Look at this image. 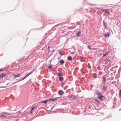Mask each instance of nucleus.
I'll use <instances>...</instances> for the list:
<instances>
[{"mask_svg":"<svg viewBox=\"0 0 121 121\" xmlns=\"http://www.w3.org/2000/svg\"><path fill=\"white\" fill-rule=\"evenodd\" d=\"M30 110V109H29V108H27V110L26 111H25L24 112H25V113L26 111H28V110Z\"/></svg>","mask_w":121,"mask_h":121,"instance_id":"obj_49","label":"nucleus"},{"mask_svg":"<svg viewBox=\"0 0 121 121\" xmlns=\"http://www.w3.org/2000/svg\"><path fill=\"white\" fill-rule=\"evenodd\" d=\"M3 113L5 115V114H7L9 115H10L11 114H12L11 113H8L7 112H4Z\"/></svg>","mask_w":121,"mask_h":121,"instance_id":"obj_23","label":"nucleus"},{"mask_svg":"<svg viewBox=\"0 0 121 121\" xmlns=\"http://www.w3.org/2000/svg\"><path fill=\"white\" fill-rule=\"evenodd\" d=\"M110 9H105V12L107 13L108 12L110 11Z\"/></svg>","mask_w":121,"mask_h":121,"instance_id":"obj_30","label":"nucleus"},{"mask_svg":"<svg viewBox=\"0 0 121 121\" xmlns=\"http://www.w3.org/2000/svg\"><path fill=\"white\" fill-rule=\"evenodd\" d=\"M53 28L54 29V30H53V31H54L55 30H56V28Z\"/></svg>","mask_w":121,"mask_h":121,"instance_id":"obj_55","label":"nucleus"},{"mask_svg":"<svg viewBox=\"0 0 121 121\" xmlns=\"http://www.w3.org/2000/svg\"><path fill=\"white\" fill-rule=\"evenodd\" d=\"M52 49L53 50L52 51V52L54 53V52L55 51L54 49Z\"/></svg>","mask_w":121,"mask_h":121,"instance_id":"obj_47","label":"nucleus"},{"mask_svg":"<svg viewBox=\"0 0 121 121\" xmlns=\"http://www.w3.org/2000/svg\"><path fill=\"white\" fill-rule=\"evenodd\" d=\"M12 75L14 76L15 78H16L17 77H20L21 76V74L20 73L17 74L16 75V74H15L14 73H13L12 74Z\"/></svg>","mask_w":121,"mask_h":121,"instance_id":"obj_8","label":"nucleus"},{"mask_svg":"<svg viewBox=\"0 0 121 121\" xmlns=\"http://www.w3.org/2000/svg\"><path fill=\"white\" fill-rule=\"evenodd\" d=\"M111 33L110 32H107L106 33H103V34L104 35V37L105 38L109 37L110 36V34Z\"/></svg>","mask_w":121,"mask_h":121,"instance_id":"obj_4","label":"nucleus"},{"mask_svg":"<svg viewBox=\"0 0 121 121\" xmlns=\"http://www.w3.org/2000/svg\"><path fill=\"white\" fill-rule=\"evenodd\" d=\"M11 73H11V72H8L7 73V74L8 75L11 74Z\"/></svg>","mask_w":121,"mask_h":121,"instance_id":"obj_40","label":"nucleus"},{"mask_svg":"<svg viewBox=\"0 0 121 121\" xmlns=\"http://www.w3.org/2000/svg\"><path fill=\"white\" fill-rule=\"evenodd\" d=\"M98 9L99 11H102L103 12H105V9H102L101 8H99Z\"/></svg>","mask_w":121,"mask_h":121,"instance_id":"obj_20","label":"nucleus"},{"mask_svg":"<svg viewBox=\"0 0 121 121\" xmlns=\"http://www.w3.org/2000/svg\"><path fill=\"white\" fill-rule=\"evenodd\" d=\"M110 78H108V80H110Z\"/></svg>","mask_w":121,"mask_h":121,"instance_id":"obj_62","label":"nucleus"},{"mask_svg":"<svg viewBox=\"0 0 121 121\" xmlns=\"http://www.w3.org/2000/svg\"><path fill=\"white\" fill-rule=\"evenodd\" d=\"M3 68H1L0 69V72L3 71Z\"/></svg>","mask_w":121,"mask_h":121,"instance_id":"obj_42","label":"nucleus"},{"mask_svg":"<svg viewBox=\"0 0 121 121\" xmlns=\"http://www.w3.org/2000/svg\"><path fill=\"white\" fill-rule=\"evenodd\" d=\"M18 112L19 113H21V111L20 110H19V111H18Z\"/></svg>","mask_w":121,"mask_h":121,"instance_id":"obj_50","label":"nucleus"},{"mask_svg":"<svg viewBox=\"0 0 121 121\" xmlns=\"http://www.w3.org/2000/svg\"><path fill=\"white\" fill-rule=\"evenodd\" d=\"M57 75L59 76H62L63 75V73L62 72H59L57 73Z\"/></svg>","mask_w":121,"mask_h":121,"instance_id":"obj_13","label":"nucleus"},{"mask_svg":"<svg viewBox=\"0 0 121 121\" xmlns=\"http://www.w3.org/2000/svg\"><path fill=\"white\" fill-rule=\"evenodd\" d=\"M22 80L20 78V79L19 80H18V81H17V82H20V81H22V80Z\"/></svg>","mask_w":121,"mask_h":121,"instance_id":"obj_46","label":"nucleus"},{"mask_svg":"<svg viewBox=\"0 0 121 121\" xmlns=\"http://www.w3.org/2000/svg\"><path fill=\"white\" fill-rule=\"evenodd\" d=\"M34 71L33 70H32L31 72L28 73L25 76L27 77L28 76H29L30 75L32 74L33 72H34Z\"/></svg>","mask_w":121,"mask_h":121,"instance_id":"obj_10","label":"nucleus"},{"mask_svg":"<svg viewBox=\"0 0 121 121\" xmlns=\"http://www.w3.org/2000/svg\"><path fill=\"white\" fill-rule=\"evenodd\" d=\"M54 22H53L51 23H50V24H52Z\"/></svg>","mask_w":121,"mask_h":121,"instance_id":"obj_61","label":"nucleus"},{"mask_svg":"<svg viewBox=\"0 0 121 121\" xmlns=\"http://www.w3.org/2000/svg\"><path fill=\"white\" fill-rule=\"evenodd\" d=\"M58 94L59 95L62 96L64 94V92L63 90H60L58 91Z\"/></svg>","mask_w":121,"mask_h":121,"instance_id":"obj_3","label":"nucleus"},{"mask_svg":"<svg viewBox=\"0 0 121 121\" xmlns=\"http://www.w3.org/2000/svg\"><path fill=\"white\" fill-rule=\"evenodd\" d=\"M105 85V84H104V86H103V90H104L105 89V87L104 86Z\"/></svg>","mask_w":121,"mask_h":121,"instance_id":"obj_41","label":"nucleus"},{"mask_svg":"<svg viewBox=\"0 0 121 121\" xmlns=\"http://www.w3.org/2000/svg\"><path fill=\"white\" fill-rule=\"evenodd\" d=\"M33 111H31V110H30V112L31 114H33Z\"/></svg>","mask_w":121,"mask_h":121,"instance_id":"obj_48","label":"nucleus"},{"mask_svg":"<svg viewBox=\"0 0 121 121\" xmlns=\"http://www.w3.org/2000/svg\"><path fill=\"white\" fill-rule=\"evenodd\" d=\"M95 91L96 93L95 94L97 95L98 96L97 98L99 99L102 101H104L107 99V98L103 95L100 91L96 90Z\"/></svg>","mask_w":121,"mask_h":121,"instance_id":"obj_1","label":"nucleus"},{"mask_svg":"<svg viewBox=\"0 0 121 121\" xmlns=\"http://www.w3.org/2000/svg\"><path fill=\"white\" fill-rule=\"evenodd\" d=\"M121 110V108L120 109V110H119V111H120Z\"/></svg>","mask_w":121,"mask_h":121,"instance_id":"obj_64","label":"nucleus"},{"mask_svg":"<svg viewBox=\"0 0 121 121\" xmlns=\"http://www.w3.org/2000/svg\"><path fill=\"white\" fill-rule=\"evenodd\" d=\"M28 108H29V109H30L31 108L30 107V106Z\"/></svg>","mask_w":121,"mask_h":121,"instance_id":"obj_60","label":"nucleus"},{"mask_svg":"<svg viewBox=\"0 0 121 121\" xmlns=\"http://www.w3.org/2000/svg\"><path fill=\"white\" fill-rule=\"evenodd\" d=\"M92 77L95 78H96L97 76L96 75V73H93Z\"/></svg>","mask_w":121,"mask_h":121,"instance_id":"obj_19","label":"nucleus"},{"mask_svg":"<svg viewBox=\"0 0 121 121\" xmlns=\"http://www.w3.org/2000/svg\"><path fill=\"white\" fill-rule=\"evenodd\" d=\"M1 74L2 75V77H3V78L4 77H6V76H7V74L5 73H2Z\"/></svg>","mask_w":121,"mask_h":121,"instance_id":"obj_24","label":"nucleus"},{"mask_svg":"<svg viewBox=\"0 0 121 121\" xmlns=\"http://www.w3.org/2000/svg\"><path fill=\"white\" fill-rule=\"evenodd\" d=\"M87 48L89 49L90 50H91L92 49L91 48V46L90 45H88L87 46Z\"/></svg>","mask_w":121,"mask_h":121,"instance_id":"obj_36","label":"nucleus"},{"mask_svg":"<svg viewBox=\"0 0 121 121\" xmlns=\"http://www.w3.org/2000/svg\"><path fill=\"white\" fill-rule=\"evenodd\" d=\"M107 13L109 14L110 15H111V13L110 12V11H109L108 13Z\"/></svg>","mask_w":121,"mask_h":121,"instance_id":"obj_45","label":"nucleus"},{"mask_svg":"<svg viewBox=\"0 0 121 121\" xmlns=\"http://www.w3.org/2000/svg\"><path fill=\"white\" fill-rule=\"evenodd\" d=\"M53 65L51 64L50 65L48 66V68L49 69H51L52 68V66H53Z\"/></svg>","mask_w":121,"mask_h":121,"instance_id":"obj_25","label":"nucleus"},{"mask_svg":"<svg viewBox=\"0 0 121 121\" xmlns=\"http://www.w3.org/2000/svg\"><path fill=\"white\" fill-rule=\"evenodd\" d=\"M0 117H1L2 118H5L6 119L7 117L3 113H0Z\"/></svg>","mask_w":121,"mask_h":121,"instance_id":"obj_7","label":"nucleus"},{"mask_svg":"<svg viewBox=\"0 0 121 121\" xmlns=\"http://www.w3.org/2000/svg\"><path fill=\"white\" fill-rule=\"evenodd\" d=\"M65 63L64 61L62 59H61L60 61V63L61 65H63Z\"/></svg>","mask_w":121,"mask_h":121,"instance_id":"obj_18","label":"nucleus"},{"mask_svg":"<svg viewBox=\"0 0 121 121\" xmlns=\"http://www.w3.org/2000/svg\"><path fill=\"white\" fill-rule=\"evenodd\" d=\"M27 77L25 76L23 77V78H20L21 79V80H23L25 79Z\"/></svg>","mask_w":121,"mask_h":121,"instance_id":"obj_29","label":"nucleus"},{"mask_svg":"<svg viewBox=\"0 0 121 121\" xmlns=\"http://www.w3.org/2000/svg\"><path fill=\"white\" fill-rule=\"evenodd\" d=\"M71 54L73 55L74 54V52H71Z\"/></svg>","mask_w":121,"mask_h":121,"instance_id":"obj_51","label":"nucleus"},{"mask_svg":"<svg viewBox=\"0 0 121 121\" xmlns=\"http://www.w3.org/2000/svg\"><path fill=\"white\" fill-rule=\"evenodd\" d=\"M110 60H107L105 61V64H108V62H109L110 61Z\"/></svg>","mask_w":121,"mask_h":121,"instance_id":"obj_31","label":"nucleus"},{"mask_svg":"<svg viewBox=\"0 0 121 121\" xmlns=\"http://www.w3.org/2000/svg\"><path fill=\"white\" fill-rule=\"evenodd\" d=\"M97 98H96L95 99V100L96 102H97L98 104H101V102Z\"/></svg>","mask_w":121,"mask_h":121,"instance_id":"obj_16","label":"nucleus"},{"mask_svg":"<svg viewBox=\"0 0 121 121\" xmlns=\"http://www.w3.org/2000/svg\"><path fill=\"white\" fill-rule=\"evenodd\" d=\"M83 57H84L83 56H82L81 57V59H82Z\"/></svg>","mask_w":121,"mask_h":121,"instance_id":"obj_57","label":"nucleus"},{"mask_svg":"<svg viewBox=\"0 0 121 121\" xmlns=\"http://www.w3.org/2000/svg\"><path fill=\"white\" fill-rule=\"evenodd\" d=\"M50 48H52V47H50L49 46H48V52L49 53L51 51V50H50Z\"/></svg>","mask_w":121,"mask_h":121,"instance_id":"obj_21","label":"nucleus"},{"mask_svg":"<svg viewBox=\"0 0 121 121\" xmlns=\"http://www.w3.org/2000/svg\"><path fill=\"white\" fill-rule=\"evenodd\" d=\"M81 32L80 31H78L76 33V35L78 37H79L81 34Z\"/></svg>","mask_w":121,"mask_h":121,"instance_id":"obj_14","label":"nucleus"},{"mask_svg":"<svg viewBox=\"0 0 121 121\" xmlns=\"http://www.w3.org/2000/svg\"><path fill=\"white\" fill-rule=\"evenodd\" d=\"M102 77V78L103 79V80H102V81L105 84L106 83V77L105 75H103Z\"/></svg>","mask_w":121,"mask_h":121,"instance_id":"obj_6","label":"nucleus"},{"mask_svg":"<svg viewBox=\"0 0 121 121\" xmlns=\"http://www.w3.org/2000/svg\"><path fill=\"white\" fill-rule=\"evenodd\" d=\"M53 52H52L50 54V56H49V57H48V58L50 56H52L53 54Z\"/></svg>","mask_w":121,"mask_h":121,"instance_id":"obj_38","label":"nucleus"},{"mask_svg":"<svg viewBox=\"0 0 121 121\" xmlns=\"http://www.w3.org/2000/svg\"><path fill=\"white\" fill-rule=\"evenodd\" d=\"M0 78H2V79H3L2 75L1 74H0Z\"/></svg>","mask_w":121,"mask_h":121,"instance_id":"obj_43","label":"nucleus"},{"mask_svg":"<svg viewBox=\"0 0 121 121\" xmlns=\"http://www.w3.org/2000/svg\"><path fill=\"white\" fill-rule=\"evenodd\" d=\"M91 107L92 106L91 105L89 106L88 107V109H91Z\"/></svg>","mask_w":121,"mask_h":121,"instance_id":"obj_39","label":"nucleus"},{"mask_svg":"<svg viewBox=\"0 0 121 121\" xmlns=\"http://www.w3.org/2000/svg\"><path fill=\"white\" fill-rule=\"evenodd\" d=\"M104 19H105L103 21V25L104 26V29H107V26L108 25V24L105 21Z\"/></svg>","mask_w":121,"mask_h":121,"instance_id":"obj_2","label":"nucleus"},{"mask_svg":"<svg viewBox=\"0 0 121 121\" xmlns=\"http://www.w3.org/2000/svg\"><path fill=\"white\" fill-rule=\"evenodd\" d=\"M108 99L107 101H105V102H106V103H105L106 104L107 103V102L108 101Z\"/></svg>","mask_w":121,"mask_h":121,"instance_id":"obj_53","label":"nucleus"},{"mask_svg":"<svg viewBox=\"0 0 121 121\" xmlns=\"http://www.w3.org/2000/svg\"><path fill=\"white\" fill-rule=\"evenodd\" d=\"M59 98V97H56L55 98H52V102H54L55 101L57 100Z\"/></svg>","mask_w":121,"mask_h":121,"instance_id":"obj_12","label":"nucleus"},{"mask_svg":"<svg viewBox=\"0 0 121 121\" xmlns=\"http://www.w3.org/2000/svg\"><path fill=\"white\" fill-rule=\"evenodd\" d=\"M46 100H47V103L48 101H49L50 102H51V101H52V98L49 99H46Z\"/></svg>","mask_w":121,"mask_h":121,"instance_id":"obj_35","label":"nucleus"},{"mask_svg":"<svg viewBox=\"0 0 121 121\" xmlns=\"http://www.w3.org/2000/svg\"><path fill=\"white\" fill-rule=\"evenodd\" d=\"M109 51H106L105 52L103 53V56L102 57V58H103L104 57L106 56L108 53L109 52Z\"/></svg>","mask_w":121,"mask_h":121,"instance_id":"obj_9","label":"nucleus"},{"mask_svg":"<svg viewBox=\"0 0 121 121\" xmlns=\"http://www.w3.org/2000/svg\"><path fill=\"white\" fill-rule=\"evenodd\" d=\"M59 53L60 55L61 56H63L64 55V54L62 53L61 51H60L59 52Z\"/></svg>","mask_w":121,"mask_h":121,"instance_id":"obj_22","label":"nucleus"},{"mask_svg":"<svg viewBox=\"0 0 121 121\" xmlns=\"http://www.w3.org/2000/svg\"><path fill=\"white\" fill-rule=\"evenodd\" d=\"M66 93H67L68 92V91H66Z\"/></svg>","mask_w":121,"mask_h":121,"instance_id":"obj_63","label":"nucleus"},{"mask_svg":"<svg viewBox=\"0 0 121 121\" xmlns=\"http://www.w3.org/2000/svg\"><path fill=\"white\" fill-rule=\"evenodd\" d=\"M117 105V103L115 102L114 103H113V108H114L115 106H116Z\"/></svg>","mask_w":121,"mask_h":121,"instance_id":"obj_28","label":"nucleus"},{"mask_svg":"<svg viewBox=\"0 0 121 121\" xmlns=\"http://www.w3.org/2000/svg\"><path fill=\"white\" fill-rule=\"evenodd\" d=\"M7 110H10V111H12V110L11 109H7Z\"/></svg>","mask_w":121,"mask_h":121,"instance_id":"obj_54","label":"nucleus"},{"mask_svg":"<svg viewBox=\"0 0 121 121\" xmlns=\"http://www.w3.org/2000/svg\"><path fill=\"white\" fill-rule=\"evenodd\" d=\"M119 97L120 99H121V89L120 90L119 92Z\"/></svg>","mask_w":121,"mask_h":121,"instance_id":"obj_26","label":"nucleus"},{"mask_svg":"<svg viewBox=\"0 0 121 121\" xmlns=\"http://www.w3.org/2000/svg\"><path fill=\"white\" fill-rule=\"evenodd\" d=\"M9 84V83L8 84H7V85H6V86H0V88H5L6 87V86L7 85H8Z\"/></svg>","mask_w":121,"mask_h":121,"instance_id":"obj_33","label":"nucleus"},{"mask_svg":"<svg viewBox=\"0 0 121 121\" xmlns=\"http://www.w3.org/2000/svg\"><path fill=\"white\" fill-rule=\"evenodd\" d=\"M35 107V105L34 106H32L31 108V110L32 111H33Z\"/></svg>","mask_w":121,"mask_h":121,"instance_id":"obj_27","label":"nucleus"},{"mask_svg":"<svg viewBox=\"0 0 121 121\" xmlns=\"http://www.w3.org/2000/svg\"><path fill=\"white\" fill-rule=\"evenodd\" d=\"M67 97L68 98H72L73 99H75L76 98V96L75 95H71L70 96H67Z\"/></svg>","mask_w":121,"mask_h":121,"instance_id":"obj_5","label":"nucleus"},{"mask_svg":"<svg viewBox=\"0 0 121 121\" xmlns=\"http://www.w3.org/2000/svg\"><path fill=\"white\" fill-rule=\"evenodd\" d=\"M28 61L26 62H25V64H26L27 63H28Z\"/></svg>","mask_w":121,"mask_h":121,"instance_id":"obj_56","label":"nucleus"},{"mask_svg":"<svg viewBox=\"0 0 121 121\" xmlns=\"http://www.w3.org/2000/svg\"><path fill=\"white\" fill-rule=\"evenodd\" d=\"M121 102V99H120V103Z\"/></svg>","mask_w":121,"mask_h":121,"instance_id":"obj_59","label":"nucleus"},{"mask_svg":"<svg viewBox=\"0 0 121 121\" xmlns=\"http://www.w3.org/2000/svg\"><path fill=\"white\" fill-rule=\"evenodd\" d=\"M42 27H40V28H35L33 29H31L30 31L31 30H38L39 29V28H42Z\"/></svg>","mask_w":121,"mask_h":121,"instance_id":"obj_34","label":"nucleus"},{"mask_svg":"<svg viewBox=\"0 0 121 121\" xmlns=\"http://www.w3.org/2000/svg\"><path fill=\"white\" fill-rule=\"evenodd\" d=\"M80 61L81 62H83V60L82 59H80Z\"/></svg>","mask_w":121,"mask_h":121,"instance_id":"obj_52","label":"nucleus"},{"mask_svg":"<svg viewBox=\"0 0 121 121\" xmlns=\"http://www.w3.org/2000/svg\"><path fill=\"white\" fill-rule=\"evenodd\" d=\"M72 57L70 56H68L67 58V59L69 61H71L72 60Z\"/></svg>","mask_w":121,"mask_h":121,"instance_id":"obj_15","label":"nucleus"},{"mask_svg":"<svg viewBox=\"0 0 121 121\" xmlns=\"http://www.w3.org/2000/svg\"><path fill=\"white\" fill-rule=\"evenodd\" d=\"M58 78L59 79V80L61 81L64 79V78L63 77V76L60 77L59 76L58 77Z\"/></svg>","mask_w":121,"mask_h":121,"instance_id":"obj_17","label":"nucleus"},{"mask_svg":"<svg viewBox=\"0 0 121 121\" xmlns=\"http://www.w3.org/2000/svg\"><path fill=\"white\" fill-rule=\"evenodd\" d=\"M47 100H46V99L44 101H40L39 102V103H42L43 104H46L47 103Z\"/></svg>","mask_w":121,"mask_h":121,"instance_id":"obj_11","label":"nucleus"},{"mask_svg":"<svg viewBox=\"0 0 121 121\" xmlns=\"http://www.w3.org/2000/svg\"><path fill=\"white\" fill-rule=\"evenodd\" d=\"M68 90V91H71V90H70V89H69V90Z\"/></svg>","mask_w":121,"mask_h":121,"instance_id":"obj_58","label":"nucleus"},{"mask_svg":"<svg viewBox=\"0 0 121 121\" xmlns=\"http://www.w3.org/2000/svg\"><path fill=\"white\" fill-rule=\"evenodd\" d=\"M65 84L63 82H61V86L62 87H63L64 85H65Z\"/></svg>","mask_w":121,"mask_h":121,"instance_id":"obj_32","label":"nucleus"},{"mask_svg":"<svg viewBox=\"0 0 121 121\" xmlns=\"http://www.w3.org/2000/svg\"><path fill=\"white\" fill-rule=\"evenodd\" d=\"M113 101L114 102H116L117 101V99L116 97H115L113 99Z\"/></svg>","mask_w":121,"mask_h":121,"instance_id":"obj_37","label":"nucleus"},{"mask_svg":"<svg viewBox=\"0 0 121 121\" xmlns=\"http://www.w3.org/2000/svg\"><path fill=\"white\" fill-rule=\"evenodd\" d=\"M17 83V82H15V83H14L13 84L11 85L10 86H13V85H14V84H15L16 83Z\"/></svg>","mask_w":121,"mask_h":121,"instance_id":"obj_44","label":"nucleus"}]
</instances>
